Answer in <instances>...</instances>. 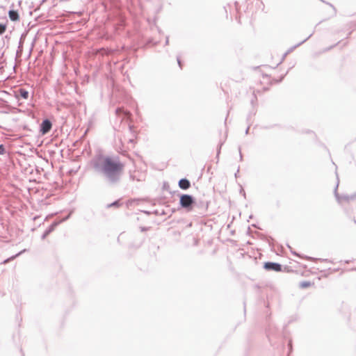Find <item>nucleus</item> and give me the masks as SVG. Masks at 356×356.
Returning a JSON list of instances; mask_svg holds the SVG:
<instances>
[{
	"mask_svg": "<svg viewBox=\"0 0 356 356\" xmlns=\"http://www.w3.org/2000/svg\"><path fill=\"white\" fill-rule=\"evenodd\" d=\"M18 95L24 99H27L29 97V92L25 89L20 88L18 90Z\"/></svg>",
	"mask_w": 356,
	"mask_h": 356,
	"instance_id": "1a4fd4ad",
	"label": "nucleus"
},
{
	"mask_svg": "<svg viewBox=\"0 0 356 356\" xmlns=\"http://www.w3.org/2000/svg\"><path fill=\"white\" fill-rule=\"evenodd\" d=\"M6 152L5 147L3 145H0V154H4Z\"/></svg>",
	"mask_w": 356,
	"mask_h": 356,
	"instance_id": "9b49d317",
	"label": "nucleus"
},
{
	"mask_svg": "<svg viewBox=\"0 0 356 356\" xmlns=\"http://www.w3.org/2000/svg\"><path fill=\"white\" fill-rule=\"evenodd\" d=\"M6 29V26L4 24H0V34H2L5 32Z\"/></svg>",
	"mask_w": 356,
	"mask_h": 356,
	"instance_id": "9d476101",
	"label": "nucleus"
},
{
	"mask_svg": "<svg viewBox=\"0 0 356 356\" xmlns=\"http://www.w3.org/2000/svg\"><path fill=\"white\" fill-rule=\"evenodd\" d=\"M51 122L49 120H45L41 124L40 131L42 134H45L51 130Z\"/></svg>",
	"mask_w": 356,
	"mask_h": 356,
	"instance_id": "39448f33",
	"label": "nucleus"
},
{
	"mask_svg": "<svg viewBox=\"0 0 356 356\" xmlns=\"http://www.w3.org/2000/svg\"><path fill=\"white\" fill-rule=\"evenodd\" d=\"M314 285V282L312 281H302L299 284V286L301 289H307L312 287Z\"/></svg>",
	"mask_w": 356,
	"mask_h": 356,
	"instance_id": "6e6552de",
	"label": "nucleus"
},
{
	"mask_svg": "<svg viewBox=\"0 0 356 356\" xmlns=\"http://www.w3.org/2000/svg\"><path fill=\"white\" fill-rule=\"evenodd\" d=\"M96 166L111 181H115L124 168L119 159L108 156L99 157Z\"/></svg>",
	"mask_w": 356,
	"mask_h": 356,
	"instance_id": "f257e3e1",
	"label": "nucleus"
},
{
	"mask_svg": "<svg viewBox=\"0 0 356 356\" xmlns=\"http://www.w3.org/2000/svg\"><path fill=\"white\" fill-rule=\"evenodd\" d=\"M179 186L184 190H186L190 188V181L186 179H182L179 181Z\"/></svg>",
	"mask_w": 356,
	"mask_h": 356,
	"instance_id": "423d86ee",
	"label": "nucleus"
},
{
	"mask_svg": "<svg viewBox=\"0 0 356 356\" xmlns=\"http://www.w3.org/2000/svg\"><path fill=\"white\" fill-rule=\"evenodd\" d=\"M8 16L10 20L13 22H16L19 19V14L16 10H10L8 13Z\"/></svg>",
	"mask_w": 356,
	"mask_h": 356,
	"instance_id": "0eeeda50",
	"label": "nucleus"
},
{
	"mask_svg": "<svg viewBox=\"0 0 356 356\" xmlns=\"http://www.w3.org/2000/svg\"><path fill=\"white\" fill-rule=\"evenodd\" d=\"M262 79L263 81H260L259 82L260 86H257V92L259 93L266 91L268 89L270 85L271 84L270 80L268 76L263 74Z\"/></svg>",
	"mask_w": 356,
	"mask_h": 356,
	"instance_id": "f03ea898",
	"label": "nucleus"
},
{
	"mask_svg": "<svg viewBox=\"0 0 356 356\" xmlns=\"http://www.w3.org/2000/svg\"><path fill=\"white\" fill-rule=\"evenodd\" d=\"M264 268L268 270H274L276 272L281 271V265L276 263L267 262L264 264Z\"/></svg>",
	"mask_w": 356,
	"mask_h": 356,
	"instance_id": "20e7f679",
	"label": "nucleus"
},
{
	"mask_svg": "<svg viewBox=\"0 0 356 356\" xmlns=\"http://www.w3.org/2000/svg\"><path fill=\"white\" fill-rule=\"evenodd\" d=\"M193 202V197L189 195H182L180 197V204L183 208H190Z\"/></svg>",
	"mask_w": 356,
	"mask_h": 356,
	"instance_id": "7ed1b4c3",
	"label": "nucleus"
}]
</instances>
